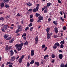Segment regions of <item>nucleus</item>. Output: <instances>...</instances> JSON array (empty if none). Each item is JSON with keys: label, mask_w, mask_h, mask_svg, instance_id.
Wrapping results in <instances>:
<instances>
[{"label": "nucleus", "mask_w": 67, "mask_h": 67, "mask_svg": "<svg viewBox=\"0 0 67 67\" xmlns=\"http://www.w3.org/2000/svg\"><path fill=\"white\" fill-rule=\"evenodd\" d=\"M35 64H36V65H37V66H38L40 65V63H39L38 62H35Z\"/></svg>", "instance_id": "nucleus-23"}, {"label": "nucleus", "mask_w": 67, "mask_h": 67, "mask_svg": "<svg viewBox=\"0 0 67 67\" xmlns=\"http://www.w3.org/2000/svg\"><path fill=\"white\" fill-rule=\"evenodd\" d=\"M44 8L45 9H47V6H45Z\"/></svg>", "instance_id": "nucleus-59"}, {"label": "nucleus", "mask_w": 67, "mask_h": 67, "mask_svg": "<svg viewBox=\"0 0 67 67\" xmlns=\"http://www.w3.org/2000/svg\"><path fill=\"white\" fill-rule=\"evenodd\" d=\"M26 4L27 5H28L29 6H31L32 5V4H31L30 3H26Z\"/></svg>", "instance_id": "nucleus-25"}, {"label": "nucleus", "mask_w": 67, "mask_h": 67, "mask_svg": "<svg viewBox=\"0 0 67 67\" xmlns=\"http://www.w3.org/2000/svg\"><path fill=\"white\" fill-rule=\"evenodd\" d=\"M9 0H4L3 1V3H7L9 2Z\"/></svg>", "instance_id": "nucleus-15"}, {"label": "nucleus", "mask_w": 67, "mask_h": 67, "mask_svg": "<svg viewBox=\"0 0 67 67\" xmlns=\"http://www.w3.org/2000/svg\"><path fill=\"white\" fill-rule=\"evenodd\" d=\"M57 47V46H55V45L54 44V45L53 48H54V49H56Z\"/></svg>", "instance_id": "nucleus-38"}, {"label": "nucleus", "mask_w": 67, "mask_h": 67, "mask_svg": "<svg viewBox=\"0 0 67 67\" xmlns=\"http://www.w3.org/2000/svg\"><path fill=\"white\" fill-rule=\"evenodd\" d=\"M48 22H50L51 21V18H49L48 19Z\"/></svg>", "instance_id": "nucleus-57"}, {"label": "nucleus", "mask_w": 67, "mask_h": 67, "mask_svg": "<svg viewBox=\"0 0 67 67\" xmlns=\"http://www.w3.org/2000/svg\"><path fill=\"white\" fill-rule=\"evenodd\" d=\"M5 6L6 8H9L10 7V6L8 4H5Z\"/></svg>", "instance_id": "nucleus-28"}, {"label": "nucleus", "mask_w": 67, "mask_h": 67, "mask_svg": "<svg viewBox=\"0 0 67 67\" xmlns=\"http://www.w3.org/2000/svg\"><path fill=\"white\" fill-rule=\"evenodd\" d=\"M63 30H66V29H67L66 27L64 26V27H63Z\"/></svg>", "instance_id": "nucleus-51"}, {"label": "nucleus", "mask_w": 67, "mask_h": 67, "mask_svg": "<svg viewBox=\"0 0 67 67\" xmlns=\"http://www.w3.org/2000/svg\"><path fill=\"white\" fill-rule=\"evenodd\" d=\"M38 19L40 20H43V17L42 16H40L38 17Z\"/></svg>", "instance_id": "nucleus-13"}, {"label": "nucleus", "mask_w": 67, "mask_h": 67, "mask_svg": "<svg viewBox=\"0 0 67 67\" xmlns=\"http://www.w3.org/2000/svg\"><path fill=\"white\" fill-rule=\"evenodd\" d=\"M34 20L33 18L30 19V22H34Z\"/></svg>", "instance_id": "nucleus-39"}, {"label": "nucleus", "mask_w": 67, "mask_h": 67, "mask_svg": "<svg viewBox=\"0 0 67 67\" xmlns=\"http://www.w3.org/2000/svg\"><path fill=\"white\" fill-rule=\"evenodd\" d=\"M58 37V36L57 35H54L53 37L55 38H56Z\"/></svg>", "instance_id": "nucleus-40"}, {"label": "nucleus", "mask_w": 67, "mask_h": 67, "mask_svg": "<svg viewBox=\"0 0 67 67\" xmlns=\"http://www.w3.org/2000/svg\"><path fill=\"white\" fill-rule=\"evenodd\" d=\"M29 27H31V26H32V23H30V24L29 25Z\"/></svg>", "instance_id": "nucleus-44"}, {"label": "nucleus", "mask_w": 67, "mask_h": 67, "mask_svg": "<svg viewBox=\"0 0 67 67\" xmlns=\"http://www.w3.org/2000/svg\"><path fill=\"white\" fill-rule=\"evenodd\" d=\"M54 31L55 33H58V28H57V27H55L54 28Z\"/></svg>", "instance_id": "nucleus-9"}, {"label": "nucleus", "mask_w": 67, "mask_h": 67, "mask_svg": "<svg viewBox=\"0 0 67 67\" xmlns=\"http://www.w3.org/2000/svg\"><path fill=\"white\" fill-rule=\"evenodd\" d=\"M9 67H13V66H12V65L11 64L9 65Z\"/></svg>", "instance_id": "nucleus-62"}, {"label": "nucleus", "mask_w": 67, "mask_h": 67, "mask_svg": "<svg viewBox=\"0 0 67 67\" xmlns=\"http://www.w3.org/2000/svg\"><path fill=\"white\" fill-rule=\"evenodd\" d=\"M38 36L37 35L35 40V44H37L38 43Z\"/></svg>", "instance_id": "nucleus-4"}, {"label": "nucleus", "mask_w": 67, "mask_h": 67, "mask_svg": "<svg viewBox=\"0 0 67 67\" xmlns=\"http://www.w3.org/2000/svg\"><path fill=\"white\" fill-rule=\"evenodd\" d=\"M48 55H45L44 57V59H46L47 58H48Z\"/></svg>", "instance_id": "nucleus-20"}, {"label": "nucleus", "mask_w": 67, "mask_h": 67, "mask_svg": "<svg viewBox=\"0 0 67 67\" xmlns=\"http://www.w3.org/2000/svg\"><path fill=\"white\" fill-rule=\"evenodd\" d=\"M19 29H18L16 30V31L15 32V33H18V32H19Z\"/></svg>", "instance_id": "nucleus-45"}, {"label": "nucleus", "mask_w": 67, "mask_h": 67, "mask_svg": "<svg viewBox=\"0 0 67 67\" xmlns=\"http://www.w3.org/2000/svg\"><path fill=\"white\" fill-rule=\"evenodd\" d=\"M1 8H3L4 6V4L3 3H2L1 5Z\"/></svg>", "instance_id": "nucleus-26"}, {"label": "nucleus", "mask_w": 67, "mask_h": 67, "mask_svg": "<svg viewBox=\"0 0 67 67\" xmlns=\"http://www.w3.org/2000/svg\"><path fill=\"white\" fill-rule=\"evenodd\" d=\"M52 63H54L55 62V60L54 59H53L52 61L51 62Z\"/></svg>", "instance_id": "nucleus-60"}, {"label": "nucleus", "mask_w": 67, "mask_h": 67, "mask_svg": "<svg viewBox=\"0 0 67 67\" xmlns=\"http://www.w3.org/2000/svg\"><path fill=\"white\" fill-rule=\"evenodd\" d=\"M50 30V28L49 27L48 28L46 29V31L47 33H49V30Z\"/></svg>", "instance_id": "nucleus-16"}, {"label": "nucleus", "mask_w": 67, "mask_h": 67, "mask_svg": "<svg viewBox=\"0 0 67 67\" xmlns=\"http://www.w3.org/2000/svg\"><path fill=\"white\" fill-rule=\"evenodd\" d=\"M34 51L33 50H32L31 51V55L32 56H34Z\"/></svg>", "instance_id": "nucleus-8"}, {"label": "nucleus", "mask_w": 67, "mask_h": 67, "mask_svg": "<svg viewBox=\"0 0 67 67\" xmlns=\"http://www.w3.org/2000/svg\"><path fill=\"white\" fill-rule=\"evenodd\" d=\"M1 30L2 31V32H3L4 33V32H5V30H4V29H2Z\"/></svg>", "instance_id": "nucleus-46"}, {"label": "nucleus", "mask_w": 67, "mask_h": 67, "mask_svg": "<svg viewBox=\"0 0 67 67\" xmlns=\"http://www.w3.org/2000/svg\"><path fill=\"white\" fill-rule=\"evenodd\" d=\"M28 29H29V26H27L26 28L25 29V31H27V30Z\"/></svg>", "instance_id": "nucleus-56"}, {"label": "nucleus", "mask_w": 67, "mask_h": 67, "mask_svg": "<svg viewBox=\"0 0 67 67\" xmlns=\"http://www.w3.org/2000/svg\"><path fill=\"white\" fill-rule=\"evenodd\" d=\"M25 56V55H22L21 57L19 59H18V60L19 63H22V59H23L24 58Z\"/></svg>", "instance_id": "nucleus-3"}, {"label": "nucleus", "mask_w": 67, "mask_h": 67, "mask_svg": "<svg viewBox=\"0 0 67 67\" xmlns=\"http://www.w3.org/2000/svg\"><path fill=\"white\" fill-rule=\"evenodd\" d=\"M23 43H22L19 44H16L15 46V47H16V49L18 50V51L21 50V49L22 48V47L23 46Z\"/></svg>", "instance_id": "nucleus-1"}, {"label": "nucleus", "mask_w": 67, "mask_h": 67, "mask_svg": "<svg viewBox=\"0 0 67 67\" xmlns=\"http://www.w3.org/2000/svg\"><path fill=\"white\" fill-rule=\"evenodd\" d=\"M47 5L48 7H49V6H50V5H51V3L49 2L48 3H47Z\"/></svg>", "instance_id": "nucleus-30"}, {"label": "nucleus", "mask_w": 67, "mask_h": 67, "mask_svg": "<svg viewBox=\"0 0 67 67\" xmlns=\"http://www.w3.org/2000/svg\"><path fill=\"white\" fill-rule=\"evenodd\" d=\"M60 19L61 20H62V21H64V19H63L62 17H61L60 18Z\"/></svg>", "instance_id": "nucleus-54"}, {"label": "nucleus", "mask_w": 67, "mask_h": 67, "mask_svg": "<svg viewBox=\"0 0 67 67\" xmlns=\"http://www.w3.org/2000/svg\"><path fill=\"white\" fill-rule=\"evenodd\" d=\"M10 17V16L9 15H7L5 16L6 19H8V18H9Z\"/></svg>", "instance_id": "nucleus-36"}, {"label": "nucleus", "mask_w": 67, "mask_h": 67, "mask_svg": "<svg viewBox=\"0 0 67 67\" xmlns=\"http://www.w3.org/2000/svg\"><path fill=\"white\" fill-rule=\"evenodd\" d=\"M34 60H32V61L30 63V64H34Z\"/></svg>", "instance_id": "nucleus-24"}, {"label": "nucleus", "mask_w": 67, "mask_h": 67, "mask_svg": "<svg viewBox=\"0 0 67 67\" xmlns=\"http://www.w3.org/2000/svg\"><path fill=\"white\" fill-rule=\"evenodd\" d=\"M16 16H21V15L20 14L18 13L17 14Z\"/></svg>", "instance_id": "nucleus-48"}, {"label": "nucleus", "mask_w": 67, "mask_h": 67, "mask_svg": "<svg viewBox=\"0 0 67 67\" xmlns=\"http://www.w3.org/2000/svg\"><path fill=\"white\" fill-rule=\"evenodd\" d=\"M58 3H60L61 4H62V3L61 2V1H60V0H58Z\"/></svg>", "instance_id": "nucleus-53"}, {"label": "nucleus", "mask_w": 67, "mask_h": 67, "mask_svg": "<svg viewBox=\"0 0 67 67\" xmlns=\"http://www.w3.org/2000/svg\"><path fill=\"white\" fill-rule=\"evenodd\" d=\"M12 46H10L9 47L6 46L5 47V49L6 50L8 51L9 50L12 49Z\"/></svg>", "instance_id": "nucleus-6"}, {"label": "nucleus", "mask_w": 67, "mask_h": 67, "mask_svg": "<svg viewBox=\"0 0 67 67\" xmlns=\"http://www.w3.org/2000/svg\"><path fill=\"white\" fill-rule=\"evenodd\" d=\"M47 49V47H46L44 49V51H45Z\"/></svg>", "instance_id": "nucleus-61"}, {"label": "nucleus", "mask_w": 67, "mask_h": 67, "mask_svg": "<svg viewBox=\"0 0 67 67\" xmlns=\"http://www.w3.org/2000/svg\"><path fill=\"white\" fill-rule=\"evenodd\" d=\"M60 48H63L64 47V45L62 44H61L60 45Z\"/></svg>", "instance_id": "nucleus-43"}, {"label": "nucleus", "mask_w": 67, "mask_h": 67, "mask_svg": "<svg viewBox=\"0 0 67 67\" xmlns=\"http://www.w3.org/2000/svg\"><path fill=\"white\" fill-rule=\"evenodd\" d=\"M54 44L55 45V46H57L58 47H59V46H60V44H59V43L58 42L55 43Z\"/></svg>", "instance_id": "nucleus-17"}, {"label": "nucleus", "mask_w": 67, "mask_h": 67, "mask_svg": "<svg viewBox=\"0 0 67 67\" xmlns=\"http://www.w3.org/2000/svg\"><path fill=\"white\" fill-rule=\"evenodd\" d=\"M30 19H31V18H32L33 17V15H30Z\"/></svg>", "instance_id": "nucleus-47"}, {"label": "nucleus", "mask_w": 67, "mask_h": 67, "mask_svg": "<svg viewBox=\"0 0 67 67\" xmlns=\"http://www.w3.org/2000/svg\"><path fill=\"white\" fill-rule=\"evenodd\" d=\"M48 12V10L47 9H46L44 10V13H47Z\"/></svg>", "instance_id": "nucleus-18"}, {"label": "nucleus", "mask_w": 67, "mask_h": 67, "mask_svg": "<svg viewBox=\"0 0 67 67\" xmlns=\"http://www.w3.org/2000/svg\"><path fill=\"white\" fill-rule=\"evenodd\" d=\"M26 35V33L25 32L22 35V37H24V36H25Z\"/></svg>", "instance_id": "nucleus-32"}, {"label": "nucleus", "mask_w": 67, "mask_h": 67, "mask_svg": "<svg viewBox=\"0 0 67 67\" xmlns=\"http://www.w3.org/2000/svg\"><path fill=\"white\" fill-rule=\"evenodd\" d=\"M10 39H11V37H8V38L6 39V40L9 41V40H10Z\"/></svg>", "instance_id": "nucleus-49"}, {"label": "nucleus", "mask_w": 67, "mask_h": 67, "mask_svg": "<svg viewBox=\"0 0 67 67\" xmlns=\"http://www.w3.org/2000/svg\"><path fill=\"white\" fill-rule=\"evenodd\" d=\"M8 64H10V62H8L6 64V65H8Z\"/></svg>", "instance_id": "nucleus-52"}, {"label": "nucleus", "mask_w": 67, "mask_h": 67, "mask_svg": "<svg viewBox=\"0 0 67 67\" xmlns=\"http://www.w3.org/2000/svg\"><path fill=\"white\" fill-rule=\"evenodd\" d=\"M51 57L52 58H54L55 57V55H54V54L53 53L51 55Z\"/></svg>", "instance_id": "nucleus-27"}, {"label": "nucleus", "mask_w": 67, "mask_h": 67, "mask_svg": "<svg viewBox=\"0 0 67 67\" xmlns=\"http://www.w3.org/2000/svg\"><path fill=\"white\" fill-rule=\"evenodd\" d=\"M8 28V26L7 25H4L3 28L5 30H7V29Z\"/></svg>", "instance_id": "nucleus-7"}, {"label": "nucleus", "mask_w": 67, "mask_h": 67, "mask_svg": "<svg viewBox=\"0 0 67 67\" xmlns=\"http://www.w3.org/2000/svg\"><path fill=\"white\" fill-rule=\"evenodd\" d=\"M33 29V27H31V28L30 29V31H32Z\"/></svg>", "instance_id": "nucleus-50"}, {"label": "nucleus", "mask_w": 67, "mask_h": 67, "mask_svg": "<svg viewBox=\"0 0 67 67\" xmlns=\"http://www.w3.org/2000/svg\"><path fill=\"white\" fill-rule=\"evenodd\" d=\"M28 59H30V58H31V57L30 56V55H29L28 56Z\"/></svg>", "instance_id": "nucleus-63"}, {"label": "nucleus", "mask_w": 67, "mask_h": 67, "mask_svg": "<svg viewBox=\"0 0 67 67\" xmlns=\"http://www.w3.org/2000/svg\"><path fill=\"white\" fill-rule=\"evenodd\" d=\"M15 56H13L10 59V60L11 62H13L14 60H15Z\"/></svg>", "instance_id": "nucleus-5"}, {"label": "nucleus", "mask_w": 67, "mask_h": 67, "mask_svg": "<svg viewBox=\"0 0 67 67\" xmlns=\"http://www.w3.org/2000/svg\"><path fill=\"white\" fill-rule=\"evenodd\" d=\"M8 37H9V35H8L5 34L4 36V38H7Z\"/></svg>", "instance_id": "nucleus-19"}, {"label": "nucleus", "mask_w": 67, "mask_h": 67, "mask_svg": "<svg viewBox=\"0 0 67 67\" xmlns=\"http://www.w3.org/2000/svg\"><path fill=\"white\" fill-rule=\"evenodd\" d=\"M3 13H4V12H0V14H2Z\"/></svg>", "instance_id": "nucleus-58"}, {"label": "nucleus", "mask_w": 67, "mask_h": 67, "mask_svg": "<svg viewBox=\"0 0 67 67\" xmlns=\"http://www.w3.org/2000/svg\"><path fill=\"white\" fill-rule=\"evenodd\" d=\"M10 52L11 53V56L13 55V54H14V52H13V51L12 50H11L10 51Z\"/></svg>", "instance_id": "nucleus-22"}, {"label": "nucleus", "mask_w": 67, "mask_h": 67, "mask_svg": "<svg viewBox=\"0 0 67 67\" xmlns=\"http://www.w3.org/2000/svg\"><path fill=\"white\" fill-rule=\"evenodd\" d=\"M21 27H22L21 25H19L18 26V29L20 30V29H21Z\"/></svg>", "instance_id": "nucleus-37"}, {"label": "nucleus", "mask_w": 67, "mask_h": 67, "mask_svg": "<svg viewBox=\"0 0 67 67\" xmlns=\"http://www.w3.org/2000/svg\"><path fill=\"white\" fill-rule=\"evenodd\" d=\"M14 41V38H13L12 39L10 40L9 41V43L10 44V43H12Z\"/></svg>", "instance_id": "nucleus-12"}, {"label": "nucleus", "mask_w": 67, "mask_h": 67, "mask_svg": "<svg viewBox=\"0 0 67 67\" xmlns=\"http://www.w3.org/2000/svg\"><path fill=\"white\" fill-rule=\"evenodd\" d=\"M64 43L65 41L64 40H63L60 42V44H64Z\"/></svg>", "instance_id": "nucleus-31"}, {"label": "nucleus", "mask_w": 67, "mask_h": 67, "mask_svg": "<svg viewBox=\"0 0 67 67\" xmlns=\"http://www.w3.org/2000/svg\"><path fill=\"white\" fill-rule=\"evenodd\" d=\"M40 15V14L36 13V17H38Z\"/></svg>", "instance_id": "nucleus-33"}, {"label": "nucleus", "mask_w": 67, "mask_h": 67, "mask_svg": "<svg viewBox=\"0 0 67 67\" xmlns=\"http://www.w3.org/2000/svg\"><path fill=\"white\" fill-rule=\"evenodd\" d=\"M47 38L48 39H49V38H50V37H51V36H50V34L49 33H48L47 34Z\"/></svg>", "instance_id": "nucleus-11"}, {"label": "nucleus", "mask_w": 67, "mask_h": 67, "mask_svg": "<svg viewBox=\"0 0 67 67\" xmlns=\"http://www.w3.org/2000/svg\"><path fill=\"white\" fill-rule=\"evenodd\" d=\"M45 47V45L44 44H43L42 46V49H43V48H44Z\"/></svg>", "instance_id": "nucleus-35"}, {"label": "nucleus", "mask_w": 67, "mask_h": 67, "mask_svg": "<svg viewBox=\"0 0 67 67\" xmlns=\"http://www.w3.org/2000/svg\"><path fill=\"white\" fill-rule=\"evenodd\" d=\"M41 64H43L44 63V61H43V60H42L41 61Z\"/></svg>", "instance_id": "nucleus-55"}, {"label": "nucleus", "mask_w": 67, "mask_h": 67, "mask_svg": "<svg viewBox=\"0 0 67 67\" xmlns=\"http://www.w3.org/2000/svg\"><path fill=\"white\" fill-rule=\"evenodd\" d=\"M60 67H65L64 64L62 63L60 65Z\"/></svg>", "instance_id": "nucleus-34"}, {"label": "nucleus", "mask_w": 67, "mask_h": 67, "mask_svg": "<svg viewBox=\"0 0 67 67\" xmlns=\"http://www.w3.org/2000/svg\"><path fill=\"white\" fill-rule=\"evenodd\" d=\"M37 7L36 8H34L33 9V12H36V11H38V9H39V6H40V4H37Z\"/></svg>", "instance_id": "nucleus-2"}, {"label": "nucleus", "mask_w": 67, "mask_h": 67, "mask_svg": "<svg viewBox=\"0 0 67 67\" xmlns=\"http://www.w3.org/2000/svg\"><path fill=\"white\" fill-rule=\"evenodd\" d=\"M4 19V18L3 17H1L0 18V21H3Z\"/></svg>", "instance_id": "nucleus-29"}, {"label": "nucleus", "mask_w": 67, "mask_h": 67, "mask_svg": "<svg viewBox=\"0 0 67 67\" xmlns=\"http://www.w3.org/2000/svg\"><path fill=\"white\" fill-rule=\"evenodd\" d=\"M64 67H67V64L66 63L65 65H64Z\"/></svg>", "instance_id": "nucleus-64"}, {"label": "nucleus", "mask_w": 67, "mask_h": 67, "mask_svg": "<svg viewBox=\"0 0 67 67\" xmlns=\"http://www.w3.org/2000/svg\"><path fill=\"white\" fill-rule=\"evenodd\" d=\"M58 57H59V58L60 59H62L63 58V54H60L59 55Z\"/></svg>", "instance_id": "nucleus-10"}, {"label": "nucleus", "mask_w": 67, "mask_h": 67, "mask_svg": "<svg viewBox=\"0 0 67 67\" xmlns=\"http://www.w3.org/2000/svg\"><path fill=\"white\" fill-rule=\"evenodd\" d=\"M53 23L55 25H57L58 23H57V21H53Z\"/></svg>", "instance_id": "nucleus-14"}, {"label": "nucleus", "mask_w": 67, "mask_h": 67, "mask_svg": "<svg viewBox=\"0 0 67 67\" xmlns=\"http://www.w3.org/2000/svg\"><path fill=\"white\" fill-rule=\"evenodd\" d=\"M27 67H29V66H30V63H29V62H27Z\"/></svg>", "instance_id": "nucleus-42"}, {"label": "nucleus", "mask_w": 67, "mask_h": 67, "mask_svg": "<svg viewBox=\"0 0 67 67\" xmlns=\"http://www.w3.org/2000/svg\"><path fill=\"white\" fill-rule=\"evenodd\" d=\"M29 12H32L33 11V9H30L28 10Z\"/></svg>", "instance_id": "nucleus-41"}, {"label": "nucleus", "mask_w": 67, "mask_h": 67, "mask_svg": "<svg viewBox=\"0 0 67 67\" xmlns=\"http://www.w3.org/2000/svg\"><path fill=\"white\" fill-rule=\"evenodd\" d=\"M28 44H29V42H28L27 41H26L24 43V45H27Z\"/></svg>", "instance_id": "nucleus-21"}]
</instances>
